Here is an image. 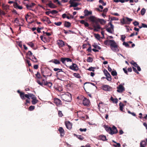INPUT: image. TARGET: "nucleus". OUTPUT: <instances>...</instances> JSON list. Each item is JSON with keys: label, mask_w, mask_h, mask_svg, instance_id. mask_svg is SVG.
I'll use <instances>...</instances> for the list:
<instances>
[{"label": "nucleus", "mask_w": 147, "mask_h": 147, "mask_svg": "<svg viewBox=\"0 0 147 147\" xmlns=\"http://www.w3.org/2000/svg\"><path fill=\"white\" fill-rule=\"evenodd\" d=\"M108 24L110 25V27L107 28H106V30L109 32L112 33L114 32V26L111 22H109Z\"/></svg>", "instance_id": "5"}, {"label": "nucleus", "mask_w": 147, "mask_h": 147, "mask_svg": "<svg viewBox=\"0 0 147 147\" xmlns=\"http://www.w3.org/2000/svg\"><path fill=\"white\" fill-rule=\"evenodd\" d=\"M54 24L57 26H60L62 24V22H55Z\"/></svg>", "instance_id": "49"}, {"label": "nucleus", "mask_w": 147, "mask_h": 147, "mask_svg": "<svg viewBox=\"0 0 147 147\" xmlns=\"http://www.w3.org/2000/svg\"><path fill=\"white\" fill-rule=\"evenodd\" d=\"M48 5L51 8H56V6L53 3L51 2L48 4Z\"/></svg>", "instance_id": "21"}, {"label": "nucleus", "mask_w": 147, "mask_h": 147, "mask_svg": "<svg viewBox=\"0 0 147 147\" xmlns=\"http://www.w3.org/2000/svg\"><path fill=\"white\" fill-rule=\"evenodd\" d=\"M58 114L59 116L60 117H62L63 115L62 112L60 111H58Z\"/></svg>", "instance_id": "52"}, {"label": "nucleus", "mask_w": 147, "mask_h": 147, "mask_svg": "<svg viewBox=\"0 0 147 147\" xmlns=\"http://www.w3.org/2000/svg\"><path fill=\"white\" fill-rule=\"evenodd\" d=\"M71 24L70 23L68 22H65V23L64 26L65 27L69 28Z\"/></svg>", "instance_id": "24"}, {"label": "nucleus", "mask_w": 147, "mask_h": 147, "mask_svg": "<svg viewBox=\"0 0 147 147\" xmlns=\"http://www.w3.org/2000/svg\"><path fill=\"white\" fill-rule=\"evenodd\" d=\"M59 130L61 134V137L63 136V135L62 134H64V130L63 128L62 127H60L59 128Z\"/></svg>", "instance_id": "20"}, {"label": "nucleus", "mask_w": 147, "mask_h": 147, "mask_svg": "<svg viewBox=\"0 0 147 147\" xmlns=\"http://www.w3.org/2000/svg\"><path fill=\"white\" fill-rule=\"evenodd\" d=\"M17 92L18 93L20 94V96L21 98H22L24 97L23 94L24 92H20V91L19 90H18L17 91Z\"/></svg>", "instance_id": "37"}, {"label": "nucleus", "mask_w": 147, "mask_h": 147, "mask_svg": "<svg viewBox=\"0 0 147 147\" xmlns=\"http://www.w3.org/2000/svg\"><path fill=\"white\" fill-rule=\"evenodd\" d=\"M111 49L114 52H118L119 51L118 46L116 43L113 40H108Z\"/></svg>", "instance_id": "2"}, {"label": "nucleus", "mask_w": 147, "mask_h": 147, "mask_svg": "<svg viewBox=\"0 0 147 147\" xmlns=\"http://www.w3.org/2000/svg\"><path fill=\"white\" fill-rule=\"evenodd\" d=\"M88 19L93 24H94L98 23V18L94 16H90L88 18Z\"/></svg>", "instance_id": "4"}, {"label": "nucleus", "mask_w": 147, "mask_h": 147, "mask_svg": "<svg viewBox=\"0 0 147 147\" xmlns=\"http://www.w3.org/2000/svg\"><path fill=\"white\" fill-rule=\"evenodd\" d=\"M125 18H123L122 20H121V22L122 24H125Z\"/></svg>", "instance_id": "50"}, {"label": "nucleus", "mask_w": 147, "mask_h": 147, "mask_svg": "<svg viewBox=\"0 0 147 147\" xmlns=\"http://www.w3.org/2000/svg\"><path fill=\"white\" fill-rule=\"evenodd\" d=\"M54 102L57 105L61 104V100L57 98L55 99L54 100Z\"/></svg>", "instance_id": "18"}, {"label": "nucleus", "mask_w": 147, "mask_h": 147, "mask_svg": "<svg viewBox=\"0 0 147 147\" xmlns=\"http://www.w3.org/2000/svg\"><path fill=\"white\" fill-rule=\"evenodd\" d=\"M92 46L95 49H98L99 50L101 49V48L99 46L95 44H94Z\"/></svg>", "instance_id": "32"}, {"label": "nucleus", "mask_w": 147, "mask_h": 147, "mask_svg": "<svg viewBox=\"0 0 147 147\" xmlns=\"http://www.w3.org/2000/svg\"><path fill=\"white\" fill-rule=\"evenodd\" d=\"M57 44L60 48L63 47L65 45L63 41L61 40H58L57 41Z\"/></svg>", "instance_id": "13"}, {"label": "nucleus", "mask_w": 147, "mask_h": 147, "mask_svg": "<svg viewBox=\"0 0 147 147\" xmlns=\"http://www.w3.org/2000/svg\"><path fill=\"white\" fill-rule=\"evenodd\" d=\"M23 94L24 97L22 98H21L23 100V99H25V97L27 98H28V99H30L29 94H24V93H23Z\"/></svg>", "instance_id": "27"}, {"label": "nucleus", "mask_w": 147, "mask_h": 147, "mask_svg": "<svg viewBox=\"0 0 147 147\" xmlns=\"http://www.w3.org/2000/svg\"><path fill=\"white\" fill-rule=\"evenodd\" d=\"M111 74L113 76H116L117 75V73L115 71H111Z\"/></svg>", "instance_id": "39"}, {"label": "nucleus", "mask_w": 147, "mask_h": 147, "mask_svg": "<svg viewBox=\"0 0 147 147\" xmlns=\"http://www.w3.org/2000/svg\"><path fill=\"white\" fill-rule=\"evenodd\" d=\"M95 69V68L94 67H89L88 69V70L89 71H94Z\"/></svg>", "instance_id": "45"}, {"label": "nucleus", "mask_w": 147, "mask_h": 147, "mask_svg": "<svg viewBox=\"0 0 147 147\" xmlns=\"http://www.w3.org/2000/svg\"><path fill=\"white\" fill-rule=\"evenodd\" d=\"M45 85H47L49 87H51L52 84L51 82H47L46 83H45Z\"/></svg>", "instance_id": "40"}, {"label": "nucleus", "mask_w": 147, "mask_h": 147, "mask_svg": "<svg viewBox=\"0 0 147 147\" xmlns=\"http://www.w3.org/2000/svg\"><path fill=\"white\" fill-rule=\"evenodd\" d=\"M102 89L105 91H109L111 90V88L107 85H104L102 86Z\"/></svg>", "instance_id": "8"}, {"label": "nucleus", "mask_w": 147, "mask_h": 147, "mask_svg": "<svg viewBox=\"0 0 147 147\" xmlns=\"http://www.w3.org/2000/svg\"><path fill=\"white\" fill-rule=\"evenodd\" d=\"M123 45H125L126 47H127L129 46V44L127 42H124L123 44Z\"/></svg>", "instance_id": "59"}, {"label": "nucleus", "mask_w": 147, "mask_h": 147, "mask_svg": "<svg viewBox=\"0 0 147 147\" xmlns=\"http://www.w3.org/2000/svg\"><path fill=\"white\" fill-rule=\"evenodd\" d=\"M26 63L28 64L29 66H30L31 65V64L30 63V61L28 60H26Z\"/></svg>", "instance_id": "62"}, {"label": "nucleus", "mask_w": 147, "mask_h": 147, "mask_svg": "<svg viewBox=\"0 0 147 147\" xmlns=\"http://www.w3.org/2000/svg\"><path fill=\"white\" fill-rule=\"evenodd\" d=\"M99 139L102 141H105L107 140L106 136L104 135H102L99 136Z\"/></svg>", "instance_id": "22"}, {"label": "nucleus", "mask_w": 147, "mask_h": 147, "mask_svg": "<svg viewBox=\"0 0 147 147\" xmlns=\"http://www.w3.org/2000/svg\"><path fill=\"white\" fill-rule=\"evenodd\" d=\"M125 38L126 37L125 35H121V39L122 41H124L125 40Z\"/></svg>", "instance_id": "44"}, {"label": "nucleus", "mask_w": 147, "mask_h": 147, "mask_svg": "<svg viewBox=\"0 0 147 147\" xmlns=\"http://www.w3.org/2000/svg\"><path fill=\"white\" fill-rule=\"evenodd\" d=\"M30 97L32 99L36 98L35 96L32 94H29V98Z\"/></svg>", "instance_id": "43"}, {"label": "nucleus", "mask_w": 147, "mask_h": 147, "mask_svg": "<svg viewBox=\"0 0 147 147\" xmlns=\"http://www.w3.org/2000/svg\"><path fill=\"white\" fill-rule=\"evenodd\" d=\"M50 62H52L56 64H58L60 63V62L57 59H55L54 61L51 60Z\"/></svg>", "instance_id": "26"}, {"label": "nucleus", "mask_w": 147, "mask_h": 147, "mask_svg": "<svg viewBox=\"0 0 147 147\" xmlns=\"http://www.w3.org/2000/svg\"><path fill=\"white\" fill-rule=\"evenodd\" d=\"M133 70L136 73H137L138 74H139V73L138 72L136 69V68L134 67H133Z\"/></svg>", "instance_id": "58"}, {"label": "nucleus", "mask_w": 147, "mask_h": 147, "mask_svg": "<svg viewBox=\"0 0 147 147\" xmlns=\"http://www.w3.org/2000/svg\"><path fill=\"white\" fill-rule=\"evenodd\" d=\"M131 63L136 67L138 65V64L136 63L135 62L133 61H131Z\"/></svg>", "instance_id": "42"}, {"label": "nucleus", "mask_w": 147, "mask_h": 147, "mask_svg": "<svg viewBox=\"0 0 147 147\" xmlns=\"http://www.w3.org/2000/svg\"><path fill=\"white\" fill-rule=\"evenodd\" d=\"M38 102V100L36 99V98L33 99L32 102L33 105H35Z\"/></svg>", "instance_id": "28"}, {"label": "nucleus", "mask_w": 147, "mask_h": 147, "mask_svg": "<svg viewBox=\"0 0 147 147\" xmlns=\"http://www.w3.org/2000/svg\"><path fill=\"white\" fill-rule=\"evenodd\" d=\"M125 23H125V24H129L133 20L132 19L128 17H125Z\"/></svg>", "instance_id": "14"}, {"label": "nucleus", "mask_w": 147, "mask_h": 147, "mask_svg": "<svg viewBox=\"0 0 147 147\" xmlns=\"http://www.w3.org/2000/svg\"><path fill=\"white\" fill-rule=\"evenodd\" d=\"M61 61L63 64H65V61H66V58H61Z\"/></svg>", "instance_id": "36"}, {"label": "nucleus", "mask_w": 147, "mask_h": 147, "mask_svg": "<svg viewBox=\"0 0 147 147\" xmlns=\"http://www.w3.org/2000/svg\"><path fill=\"white\" fill-rule=\"evenodd\" d=\"M93 60V59L90 57H88L87 59V61L88 62L90 63L92 62Z\"/></svg>", "instance_id": "31"}, {"label": "nucleus", "mask_w": 147, "mask_h": 147, "mask_svg": "<svg viewBox=\"0 0 147 147\" xmlns=\"http://www.w3.org/2000/svg\"><path fill=\"white\" fill-rule=\"evenodd\" d=\"M98 23L99 22L100 24L102 25H104L106 23V21L103 19H100L98 18Z\"/></svg>", "instance_id": "16"}, {"label": "nucleus", "mask_w": 147, "mask_h": 147, "mask_svg": "<svg viewBox=\"0 0 147 147\" xmlns=\"http://www.w3.org/2000/svg\"><path fill=\"white\" fill-rule=\"evenodd\" d=\"M84 16H86L92 15V12L91 11H89L87 9H85L84 11Z\"/></svg>", "instance_id": "12"}, {"label": "nucleus", "mask_w": 147, "mask_h": 147, "mask_svg": "<svg viewBox=\"0 0 147 147\" xmlns=\"http://www.w3.org/2000/svg\"><path fill=\"white\" fill-rule=\"evenodd\" d=\"M66 61L67 62H71L72 60L69 58H66Z\"/></svg>", "instance_id": "56"}, {"label": "nucleus", "mask_w": 147, "mask_h": 147, "mask_svg": "<svg viewBox=\"0 0 147 147\" xmlns=\"http://www.w3.org/2000/svg\"><path fill=\"white\" fill-rule=\"evenodd\" d=\"M36 77L38 78H40V74L38 73H37V74H36Z\"/></svg>", "instance_id": "63"}, {"label": "nucleus", "mask_w": 147, "mask_h": 147, "mask_svg": "<svg viewBox=\"0 0 147 147\" xmlns=\"http://www.w3.org/2000/svg\"><path fill=\"white\" fill-rule=\"evenodd\" d=\"M14 22L16 23L17 24H19V20L17 18H16L15 19Z\"/></svg>", "instance_id": "60"}, {"label": "nucleus", "mask_w": 147, "mask_h": 147, "mask_svg": "<svg viewBox=\"0 0 147 147\" xmlns=\"http://www.w3.org/2000/svg\"><path fill=\"white\" fill-rule=\"evenodd\" d=\"M146 143L144 140L141 141L140 143V147H145Z\"/></svg>", "instance_id": "19"}, {"label": "nucleus", "mask_w": 147, "mask_h": 147, "mask_svg": "<svg viewBox=\"0 0 147 147\" xmlns=\"http://www.w3.org/2000/svg\"><path fill=\"white\" fill-rule=\"evenodd\" d=\"M76 137L81 140H82L84 139V137L81 135L76 136Z\"/></svg>", "instance_id": "38"}, {"label": "nucleus", "mask_w": 147, "mask_h": 147, "mask_svg": "<svg viewBox=\"0 0 147 147\" xmlns=\"http://www.w3.org/2000/svg\"><path fill=\"white\" fill-rule=\"evenodd\" d=\"M99 2L101 3L103 5L105 6L106 5V3H104L102 0H100L99 1Z\"/></svg>", "instance_id": "48"}, {"label": "nucleus", "mask_w": 147, "mask_h": 147, "mask_svg": "<svg viewBox=\"0 0 147 147\" xmlns=\"http://www.w3.org/2000/svg\"><path fill=\"white\" fill-rule=\"evenodd\" d=\"M35 5V4L33 3H31V4H29V5H26V7L27 9H29V7H33Z\"/></svg>", "instance_id": "23"}, {"label": "nucleus", "mask_w": 147, "mask_h": 147, "mask_svg": "<svg viewBox=\"0 0 147 147\" xmlns=\"http://www.w3.org/2000/svg\"><path fill=\"white\" fill-rule=\"evenodd\" d=\"M73 5V7H76L78 5H79V4L74 2Z\"/></svg>", "instance_id": "51"}, {"label": "nucleus", "mask_w": 147, "mask_h": 147, "mask_svg": "<svg viewBox=\"0 0 147 147\" xmlns=\"http://www.w3.org/2000/svg\"><path fill=\"white\" fill-rule=\"evenodd\" d=\"M5 13L3 11L0 9V16L1 15H5Z\"/></svg>", "instance_id": "55"}, {"label": "nucleus", "mask_w": 147, "mask_h": 147, "mask_svg": "<svg viewBox=\"0 0 147 147\" xmlns=\"http://www.w3.org/2000/svg\"><path fill=\"white\" fill-rule=\"evenodd\" d=\"M69 68L74 71H77L78 69V67L77 65L73 63L72 65L69 66Z\"/></svg>", "instance_id": "9"}, {"label": "nucleus", "mask_w": 147, "mask_h": 147, "mask_svg": "<svg viewBox=\"0 0 147 147\" xmlns=\"http://www.w3.org/2000/svg\"><path fill=\"white\" fill-rule=\"evenodd\" d=\"M119 106L120 110L121 111H123L124 105L122 103L120 102L119 104Z\"/></svg>", "instance_id": "33"}, {"label": "nucleus", "mask_w": 147, "mask_h": 147, "mask_svg": "<svg viewBox=\"0 0 147 147\" xmlns=\"http://www.w3.org/2000/svg\"><path fill=\"white\" fill-rule=\"evenodd\" d=\"M35 108V106H31L29 108V110L30 111L33 110Z\"/></svg>", "instance_id": "41"}, {"label": "nucleus", "mask_w": 147, "mask_h": 147, "mask_svg": "<svg viewBox=\"0 0 147 147\" xmlns=\"http://www.w3.org/2000/svg\"><path fill=\"white\" fill-rule=\"evenodd\" d=\"M90 103V101L87 98H85L83 100V104L84 105L88 106Z\"/></svg>", "instance_id": "10"}, {"label": "nucleus", "mask_w": 147, "mask_h": 147, "mask_svg": "<svg viewBox=\"0 0 147 147\" xmlns=\"http://www.w3.org/2000/svg\"><path fill=\"white\" fill-rule=\"evenodd\" d=\"M107 73L105 74L107 79L109 81H111V76L110 74L106 71Z\"/></svg>", "instance_id": "15"}, {"label": "nucleus", "mask_w": 147, "mask_h": 147, "mask_svg": "<svg viewBox=\"0 0 147 147\" xmlns=\"http://www.w3.org/2000/svg\"><path fill=\"white\" fill-rule=\"evenodd\" d=\"M33 57H32V59H30V58H29V59H31L33 62H37V59L36 57L33 55Z\"/></svg>", "instance_id": "29"}, {"label": "nucleus", "mask_w": 147, "mask_h": 147, "mask_svg": "<svg viewBox=\"0 0 147 147\" xmlns=\"http://www.w3.org/2000/svg\"><path fill=\"white\" fill-rule=\"evenodd\" d=\"M27 44L32 48L34 46V44L32 42H28Z\"/></svg>", "instance_id": "35"}, {"label": "nucleus", "mask_w": 147, "mask_h": 147, "mask_svg": "<svg viewBox=\"0 0 147 147\" xmlns=\"http://www.w3.org/2000/svg\"><path fill=\"white\" fill-rule=\"evenodd\" d=\"M65 124L67 128L70 129L72 127V124L69 121H66L65 122Z\"/></svg>", "instance_id": "11"}, {"label": "nucleus", "mask_w": 147, "mask_h": 147, "mask_svg": "<svg viewBox=\"0 0 147 147\" xmlns=\"http://www.w3.org/2000/svg\"><path fill=\"white\" fill-rule=\"evenodd\" d=\"M146 12V9L145 8H142L141 11V14L142 15H143Z\"/></svg>", "instance_id": "34"}, {"label": "nucleus", "mask_w": 147, "mask_h": 147, "mask_svg": "<svg viewBox=\"0 0 147 147\" xmlns=\"http://www.w3.org/2000/svg\"><path fill=\"white\" fill-rule=\"evenodd\" d=\"M93 27L94 28H96L97 29H100L101 28V27L99 24H98V23L95 24H93Z\"/></svg>", "instance_id": "25"}, {"label": "nucleus", "mask_w": 147, "mask_h": 147, "mask_svg": "<svg viewBox=\"0 0 147 147\" xmlns=\"http://www.w3.org/2000/svg\"><path fill=\"white\" fill-rule=\"evenodd\" d=\"M117 92L119 93H121L125 90V88L121 84H120L117 87Z\"/></svg>", "instance_id": "6"}, {"label": "nucleus", "mask_w": 147, "mask_h": 147, "mask_svg": "<svg viewBox=\"0 0 147 147\" xmlns=\"http://www.w3.org/2000/svg\"><path fill=\"white\" fill-rule=\"evenodd\" d=\"M18 45L21 48H22V44L21 41H18L17 42Z\"/></svg>", "instance_id": "47"}, {"label": "nucleus", "mask_w": 147, "mask_h": 147, "mask_svg": "<svg viewBox=\"0 0 147 147\" xmlns=\"http://www.w3.org/2000/svg\"><path fill=\"white\" fill-rule=\"evenodd\" d=\"M105 129L111 135L115 134L117 132V128L114 126H113L112 128L107 127H105Z\"/></svg>", "instance_id": "3"}, {"label": "nucleus", "mask_w": 147, "mask_h": 147, "mask_svg": "<svg viewBox=\"0 0 147 147\" xmlns=\"http://www.w3.org/2000/svg\"><path fill=\"white\" fill-rule=\"evenodd\" d=\"M95 37L96 38H97L98 40H99L100 38V36L99 34H95Z\"/></svg>", "instance_id": "46"}, {"label": "nucleus", "mask_w": 147, "mask_h": 147, "mask_svg": "<svg viewBox=\"0 0 147 147\" xmlns=\"http://www.w3.org/2000/svg\"><path fill=\"white\" fill-rule=\"evenodd\" d=\"M74 76L77 78H80V76L79 74L77 73H74Z\"/></svg>", "instance_id": "54"}, {"label": "nucleus", "mask_w": 147, "mask_h": 147, "mask_svg": "<svg viewBox=\"0 0 147 147\" xmlns=\"http://www.w3.org/2000/svg\"><path fill=\"white\" fill-rule=\"evenodd\" d=\"M86 128H84V129H82V128H80L79 129L80 131H86Z\"/></svg>", "instance_id": "61"}, {"label": "nucleus", "mask_w": 147, "mask_h": 147, "mask_svg": "<svg viewBox=\"0 0 147 147\" xmlns=\"http://www.w3.org/2000/svg\"><path fill=\"white\" fill-rule=\"evenodd\" d=\"M110 99L111 101H112L113 102L115 103H117L118 102V100L117 99H113V97L111 96V97Z\"/></svg>", "instance_id": "30"}, {"label": "nucleus", "mask_w": 147, "mask_h": 147, "mask_svg": "<svg viewBox=\"0 0 147 147\" xmlns=\"http://www.w3.org/2000/svg\"><path fill=\"white\" fill-rule=\"evenodd\" d=\"M37 82L40 85L42 86L43 85V84L40 82L39 80H37Z\"/></svg>", "instance_id": "64"}, {"label": "nucleus", "mask_w": 147, "mask_h": 147, "mask_svg": "<svg viewBox=\"0 0 147 147\" xmlns=\"http://www.w3.org/2000/svg\"><path fill=\"white\" fill-rule=\"evenodd\" d=\"M62 100L65 102H70L71 100V94L67 92L65 93H61L60 94Z\"/></svg>", "instance_id": "1"}, {"label": "nucleus", "mask_w": 147, "mask_h": 147, "mask_svg": "<svg viewBox=\"0 0 147 147\" xmlns=\"http://www.w3.org/2000/svg\"><path fill=\"white\" fill-rule=\"evenodd\" d=\"M58 13V11L56 10H54L51 11V13L52 14H56Z\"/></svg>", "instance_id": "53"}, {"label": "nucleus", "mask_w": 147, "mask_h": 147, "mask_svg": "<svg viewBox=\"0 0 147 147\" xmlns=\"http://www.w3.org/2000/svg\"><path fill=\"white\" fill-rule=\"evenodd\" d=\"M133 23L135 26H137L139 24V23L136 21H135Z\"/></svg>", "instance_id": "57"}, {"label": "nucleus", "mask_w": 147, "mask_h": 147, "mask_svg": "<svg viewBox=\"0 0 147 147\" xmlns=\"http://www.w3.org/2000/svg\"><path fill=\"white\" fill-rule=\"evenodd\" d=\"M55 71H58L56 74L58 73L59 72H61L62 74L63 73H65L62 70V69H59L57 68H54L53 69Z\"/></svg>", "instance_id": "17"}, {"label": "nucleus", "mask_w": 147, "mask_h": 147, "mask_svg": "<svg viewBox=\"0 0 147 147\" xmlns=\"http://www.w3.org/2000/svg\"><path fill=\"white\" fill-rule=\"evenodd\" d=\"M103 105V104L102 102H100L99 104H98V109H99V111L102 113L105 112L106 111L105 109L102 107Z\"/></svg>", "instance_id": "7"}]
</instances>
